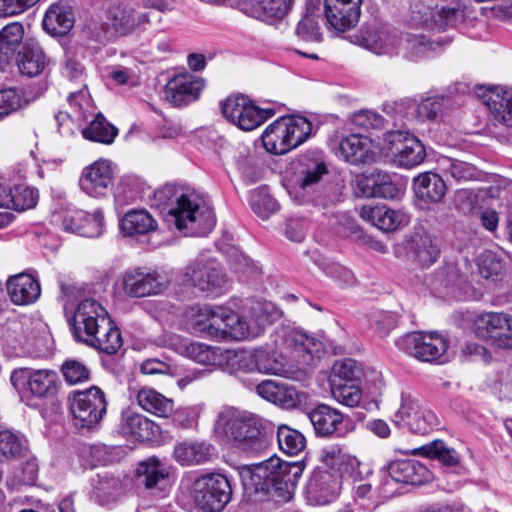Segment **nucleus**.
Listing matches in <instances>:
<instances>
[{"label":"nucleus","mask_w":512,"mask_h":512,"mask_svg":"<svg viewBox=\"0 0 512 512\" xmlns=\"http://www.w3.org/2000/svg\"><path fill=\"white\" fill-rule=\"evenodd\" d=\"M361 3L362 0H324L327 24L339 32L350 30L359 20Z\"/></svg>","instance_id":"obj_24"},{"label":"nucleus","mask_w":512,"mask_h":512,"mask_svg":"<svg viewBox=\"0 0 512 512\" xmlns=\"http://www.w3.org/2000/svg\"><path fill=\"white\" fill-rule=\"evenodd\" d=\"M214 432L244 452H258L265 447L261 420L255 415L233 408H226L218 414Z\"/></svg>","instance_id":"obj_3"},{"label":"nucleus","mask_w":512,"mask_h":512,"mask_svg":"<svg viewBox=\"0 0 512 512\" xmlns=\"http://www.w3.org/2000/svg\"><path fill=\"white\" fill-rule=\"evenodd\" d=\"M396 346L418 360L431 362L446 352L448 344L446 339L437 333L413 332L399 338Z\"/></svg>","instance_id":"obj_16"},{"label":"nucleus","mask_w":512,"mask_h":512,"mask_svg":"<svg viewBox=\"0 0 512 512\" xmlns=\"http://www.w3.org/2000/svg\"><path fill=\"white\" fill-rule=\"evenodd\" d=\"M300 474L301 469L296 463L271 457L242 474L244 497L252 503L266 498L280 503L288 502L292 499Z\"/></svg>","instance_id":"obj_1"},{"label":"nucleus","mask_w":512,"mask_h":512,"mask_svg":"<svg viewBox=\"0 0 512 512\" xmlns=\"http://www.w3.org/2000/svg\"><path fill=\"white\" fill-rule=\"evenodd\" d=\"M432 45L424 36L406 34L404 38H401L400 47L407 50L412 59H418L427 56L432 50Z\"/></svg>","instance_id":"obj_60"},{"label":"nucleus","mask_w":512,"mask_h":512,"mask_svg":"<svg viewBox=\"0 0 512 512\" xmlns=\"http://www.w3.org/2000/svg\"><path fill=\"white\" fill-rule=\"evenodd\" d=\"M360 216L382 231H395L409 223V216L402 210H394L385 205H364Z\"/></svg>","instance_id":"obj_29"},{"label":"nucleus","mask_w":512,"mask_h":512,"mask_svg":"<svg viewBox=\"0 0 512 512\" xmlns=\"http://www.w3.org/2000/svg\"><path fill=\"white\" fill-rule=\"evenodd\" d=\"M137 472L141 482L147 488L155 487L160 480L166 478L168 475L164 465L155 457H151L146 461L141 462Z\"/></svg>","instance_id":"obj_50"},{"label":"nucleus","mask_w":512,"mask_h":512,"mask_svg":"<svg viewBox=\"0 0 512 512\" xmlns=\"http://www.w3.org/2000/svg\"><path fill=\"white\" fill-rule=\"evenodd\" d=\"M11 209L22 212L34 208L38 201V192L36 189L25 186L15 185L11 187Z\"/></svg>","instance_id":"obj_56"},{"label":"nucleus","mask_w":512,"mask_h":512,"mask_svg":"<svg viewBox=\"0 0 512 512\" xmlns=\"http://www.w3.org/2000/svg\"><path fill=\"white\" fill-rule=\"evenodd\" d=\"M108 22H94L89 26L90 35L99 42H106L113 34L126 36L149 22L147 13L138 12L128 2L110 0L106 8Z\"/></svg>","instance_id":"obj_6"},{"label":"nucleus","mask_w":512,"mask_h":512,"mask_svg":"<svg viewBox=\"0 0 512 512\" xmlns=\"http://www.w3.org/2000/svg\"><path fill=\"white\" fill-rule=\"evenodd\" d=\"M277 441L279 448L288 455H297L306 445L303 434L287 425L278 427Z\"/></svg>","instance_id":"obj_49"},{"label":"nucleus","mask_w":512,"mask_h":512,"mask_svg":"<svg viewBox=\"0 0 512 512\" xmlns=\"http://www.w3.org/2000/svg\"><path fill=\"white\" fill-rule=\"evenodd\" d=\"M413 186L416 196L425 203H439L447 192L445 181L433 172L419 174L414 178Z\"/></svg>","instance_id":"obj_34"},{"label":"nucleus","mask_w":512,"mask_h":512,"mask_svg":"<svg viewBox=\"0 0 512 512\" xmlns=\"http://www.w3.org/2000/svg\"><path fill=\"white\" fill-rule=\"evenodd\" d=\"M183 277L185 282L207 292L221 288L226 282L219 264L213 260H197L189 264Z\"/></svg>","instance_id":"obj_22"},{"label":"nucleus","mask_w":512,"mask_h":512,"mask_svg":"<svg viewBox=\"0 0 512 512\" xmlns=\"http://www.w3.org/2000/svg\"><path fill=\"white\" fill-rule=\"evenodd\" d=\"M431 477L429 469L416 460L392 461L387 467V477L378 488L379 494L388 499L396 494V490L392 488L394 483L420 485L428 482Z\"/></svg>","instance_id":"obj_13"},{"label":"nucleus","mask_w":512,"mask_h":512,"mask_svg":"<svg viewBox=\"0 0 512 512\" xmlns=\"http://www.w3.org/2000/svg\"><path fill=\"white\" fill-rule=\"evenodd\" d=\"M113 180V163L107 159H99L82 170L79 186L85 194L100 198L108 193Z\"/></svg>","instance_id":"obj_21"},{"label":"nucleus","mask_w":512,"mask_h":512,"mask_svg":"<svg viewBox=\"0 0 512 512\" xmlns=\"http://www.w3.org/2000/svg\"><path fill=\"white\" fill-rule=\"evenodd\" d=\"M383 150L393 158L394 163L412 168L423 162L426 156L421 141L403 130H390L384 134Z\"/></svg>","instance_id":"obj_10"},{"label":"nucleus","mask_w":512,"mask_h":512,"mask_svg":"<svg viewBox=\"0 0 512 512\" xmlns=\"http://www.w3.org/2000/svg\"><path fill=\"white\" fill-rule=\"evenodd\" d=\"M138 405L145 411L162 418L169 417L174 410V402L153 388L142 387L136 394Z\"/></svg>","instance_id":"obj_38"},{"label":"nucleus","mask_w":512,"mask_h":512,"mask_svg":"<svg viewBox=\"0 0 512 512\" xmlns=\"http://www.w3.org/2000/svg\"><path fill=\"white\" fill-rule=\"evenodd\" d=\"M252 210L262 219H267L278 210L277 201L263 192H255L251 197Z\"/></svg>","instance_id":"obj_64"},{"label":"nucleus","mask_w":512,"mask_h":512,"mask_svg":"<svg viewBox=\"0 0 512 512\" xmlns=\"http://www.w3.org/2000/svg\"><path fill=\"white\" fill-rule=\"evenodd\" d=\"M74 15L69 6L51 5L45 13L43 28L53 36H63L74 26Z\"/></svg>","instance_id":"obj_40"},{"label":"nucleus","mask_w":512,"mask_h":512,"mask_svg":"<svg viewBox=\"0 0 512 512\" xmlns=\"http://www.w3.org/2000/svg\"><path fill=\"white\" fill-rule=\"evenodd\" d=\"M332 397L347 407H356L362 399V391L355 382L333 383L330 385Z\"/></svg>","instance_id":"obj_54"},{"label":"nucleus","mask_w":512,"mask_h":512,"mask_svg":"<svg viewBox=\"0 0 512 512\" xmlns=\"http://www.w3.org/2000/svg\"><path fill=\"white\" fill-rule=\"evenodd\" d=\"M476 332L487 338L497 348L512 350V314L507 312H487L477 317Z\"/></svg>","instance_id":"obj_18"},{"label":"nucleus","mask_w":512,"mask_h":512,"mask_svg":"<svg viewBox=\"0 0 512 512\" xmlns=\"http://www.w3.org/2000/svg\"><path fill=\"white\" fill-rule=\"evenodd\" d=\"M478 273L482 278L492 283L502 281L506 275L505 263L502 255L493 250H485L476 260Z\"/></svg>","instance_id":"obj_44"},{"label":"nucleus","mask_w":512,"mask_h":512,"mask_svg":"<svg viewBox=\"0 0 512 512\" xmlns=\"http://www.w3.org/2000/svg\"><path fill=\"white\" fill-rule=\"evenodd\" d=\"M284 119L292 150L303 144L311 136L312 123L302 116H286Z\"/></svg>","instance_id":"obj_48"},{"label":"nucleus","mask_w":512,"mask_h":512,"mask_svg":"<svg viewBox=\"0 0 512 512\" xmlns=\"http://www.w3.org/2000/svg\"><path fill=\"white\" fill-rule=\"evenodd\" d=\"M22 450V444L17 435L11 431L0 432V462L17 457Z\"/></svg>","instance_id":"obj_63"},{"label":"nucleus","mask_w":512,"mask_h":512,"mask_svg":"<svg viewBox=\"0 0 512 512\" xmlns=\"http://www.w3.org/2000/svg\"><path fill=\"white\" fill-rule=\"evenodd\" d=\"M6 332L3 335L4 341L13 349L14 353L23 348L28 342V333L24 324L18 320H9L6 324Z\"/></svg>","instance_id":"obj_59"},{"label":"nucleus","mask_w":512,"mask_h":512,"mask_svg":"<svg viewBox=\"0 0 512 512\" xmlns=\"http://www.w3.org/2000/svg\"><path fill=\"white\" fill-rule=\"evenodd\" d=\"M279 315L277 307L269 301L247 300L243 307V316L236 314L237 321H230V336L238 340L254 338Z\"/></svg>","instance_id":"obj_9"},{"label":"nucleus","mask_w":512,"mask_h":512,"mask_svg":"<svg viewBox=\"0 0 512 512\" xmlns=\"http://www.w3.org/2000/svg\"><path fill=\"white\" fill-rule=\"evenodd\" d=\"M27 105V99L17 90L12 88L0 90V120Z\"/></svg>","instance_id":"obj_57"},{"label":"nucleus","mask_w":512,"mask_h":512,"mask_svg":"<svg viewBox=\"0 0 512 512\" xmlns=\"http://www.w3.org/2000/svg\"><path fill=\"white\" fill-rule=\"evenodd\" d=\"M179 491L180 498H187L205 512H221L232 498L230 481L220 473L183 479Z\"/></svg>","instance_id":"obj_4"},{"label":"nucleus","mask_w":512,"mask_h":512,"mask_svg":"<svg viewBox=\"0 0 512 512\" xmlns=\"http://www.w3.org/2000/svg\"><path fill=\"white\" fill-rule=\"evenodd\" d=\"M225 360L231 373L255 371V350H228Z\"/></svg>","instance_id":"obj_52"},{"label":"nucleus","mask_w":512,"mask_h":512,"mask_svg":"<svg viewBox=\"0 0 512 512\" xmlns=\"http://www.w3.org/2000/svg\"><path fill=\"white\" fill-rule=\"evenodd\" d=\"M293 0H239L242 12L258 20L272 23L283 19L291 9Z\"/></svg>","instance_id":"obj_28"},{"label":"nucleus","mask_w":512,"mask_h":512,"mask_svg":"<svg viewBox=\"0 0 512 512\" xmlns=\"http://www.w3.org/2000/svg\"><path fill=\"white\" fill-rule=\"evenodd\" d=\"M120 227L125 235L138 236L154 232L158 223L146 209H131L122 217Z\"/></svg>","instance_id":"obj_39"},{"label":"nucleus","mask_w":512,"mask_h":512,"mask_svg":"<svg viewBox=\"0 0 512 512\" xmlns=\"http://www.w3.org/2000/svg\"><path fill=\"white\" fill-rule=\"evenodd\" d=\"M462 15L463 13L457 4L436 5L434 8L423 4H415L408 23L414 28L443 30L454 25Z\"/></svg>","instance_id":"obj_17"},{"label":"nucleus","mask_w":512,"mask_h":512,"mask_svg":"<svg viewBox=\"0 0 512 512\" xmlns=\"http://www.w3.org/2000/svg\"><path fill=\"white\" fill-rule=\"evenodd\" d=\"M319 267L327 276L343 286H352L355 283L354 274L339 263L324 260Z\"/></svg>","instance_id":"obj_62"},{"label":"nucleus","mask_w":512,"mask_h":512,"mask_svg":"<svg viewBox=\"0 0 512 512\" xmlns=\"http://www.w3.org/2000/svg\"><path fill=\"white\" fill-rule=\"evenodd\" d=\"M360 44L377 55L398 53L401 38L387 30L369 31L361 35Z\"/></svg>","instance_id":"obj_37"},{"label":"nucleus","mask_w":512,"mask_h":512,"mask_svg":"<svg viewBox=\"0 0 512 512\" xmlns=\"http://www.w3.org/2000/svg\"><path fill=\"white\" fill-rule=\"evenodd\" d=\"M49 63L50 60L39 42L32 37H27L16 56L19 72L30 78L36 77L44 73Z\"/></svg>","instance_id":"obj_27"},{"label":"nucleus","mask_w":512,"mask_h":512,"mask_svg":"<svg viewBox=\"0 0 512 512\" xmlns=\"http://www.w3.org/2000/svg\"><path fill=\"white\" fill-rule=\"evenodd\" d=\"M493 119L507 127H512V90L495 88L485 98Z\"/></svg>","instance_id":"obj_36"},{"label":"nucleus","mask_w":512,"mask_h":512,"mask_svg":"<svg viewBox=\"0 0 512 512\" xmlns=\"http://www.w3.org/2000/svg\"><path fill=\"white\" fill-rule=\"evenodd\" d=\"M154 424L144 415L131 409L121 414L120 432L122 435L138 441L150 440L154 435Z\"/></svg>","instance_id":"obj_35"},{"label":"nucleus","mask_w":512,"mask_h":512,"mask_svg":"<svg viewBox=\"0 0 512 512\" xmlns=\"http://www.w3.org/2000/svg\"><path fill=\"white\" fill-rule=\"evenodd\" d=\"M214 454L211 443L199 439H184L175 443L172 458L181 466L191 467L209 462Z\"/></svg>","instance_id":"obj_26"},{"label":"nucleus","mask_w":512,"mask_h":512,"mask_svg":"<svg viewBox=\"0 0 512 512\" xmlns=\"http://www.w3.org/2000/svg\"><path fill=\"white\" fill-rule=\"evenodd\" d=\"M7 294L16 305L34 303L41 293L39 282L30 274L20 273L11 276L6 284Z\"/></svg>","instance_id":"obj_32"},{"label":"nucleus","mask_w":512,"mask_h":512,"mask_svg":"<svg viewBox=\"0 0 512 512\" xmlns=\"http://www.w3.org/2000/svg\"><path fill=\"white\" fill-rule=\"evenodd\" d=\"M440 165L442 170L456 181L480 180L482 171L471 163L458 159L444 158Z\"/></svg>","instance_id":"obj_47"},{"label":"nucleus","mask_w":512,"mask_h":512,"mask_svg":"<svg viewBox=\"0 0 512 512\" xmlns=\"http://www.w3.org/2000/svg\"><path fill=\"white\" fill-rule=\"evenodd\" d=\"M205 80L190 73L174 76L165 86V98L174 106H186L196 101L203 88Z\"/></svg>","instance_id":"obj_23"},{"label":"nucleus","mask_w":512,"mask_h":512,"mask_svg":"<svg viewBox=\"0 0 512 512\" xmlns=\"http://www.w3.org/2000/svg\"><path fill=\"white\" fill-rule=\"evenodd\" d=\"M321 15L317 9H308L307 13L299 21L296 34L303 40L318 42L322 38L319 20Z\"/></svg>","instance_id":"obj_53"},{"label":"nucleus","mask_w":512,"mask_h":512,"mask_svg":"<svg viewBox=\"0 0 512 512\" xmlns=\"http://www.w3.org/2000/svg\"><path fill=\"white\" fill-rule=\"evenodd\" d=\"M10 382L24 400L52 399L57 395L60 381L55 371L22 367L14 369Z\"/></svg>","instance_id":"obj_8"},{"label":"nucleus","mask_w":512,"mask_h":512,"mask_svg":"<svg viewBox=\"0 0 512 512\" xmlns=\"http://www.w3.org/2000/svg\"><path fill=\"white\" fill-rule=\"evenodd\" d=\"M359 368L355 360L346 358L337 361L333 368L330 376V385L333 383H349L355 382L358 377Z\"/></svg>","instance_id":"obj_58"},{"label":"nucleus","mask_w":512,"mask_h":512,"mask_svg":"<svg viewBox=\"0 0 512 512\" xmlns=\"http://www.w3.org/2000/svg\"><path fill=\"white\" fill-rule=\"evenodd\" d=\"M400 407L395 413L396 422H403L413 433L426 435L438 427L436 414L408 392H402Z\"/></svg>","instance_id":"obj_14"},{"label":"nucleus","mask_w":512,"mask_h":512,"mask_svg":"<svg viewBox=\"0 0 512 512\" xmlns=\"http://www.w3.org/2000/svg\"><path fill=\"white\" fill-rule=\"evenodd\" d=\"M410 253L418 265L429 267L440 255L438 241L429 234H415L411 240Z\"/></svg>","instance_id":"obj_42"},{"label":"nucleus","mask_w":512,"mask_h":512,"mask_svg":"<svg viewBox=\"0 0 512 512\" xmlns=\"http://www.w3.org/2000/svg\"><path fill=\"white\" fill-rule=\"evenodd\" d=\"M255 362V371L259 373L279 376H287L289 373L284 358L278 359L261 349L255 350Z\"/></svg>","instance_id":"obj_51"},{"label":"nucleus","mask_w":512,"mask_h":512,"mask_svg":"<svg viewBox=\"0 0 512 512\" xmlns=\"http://www.w3.org/2000/svg\"><path fill=\"white\" fill-rule=\"evenodd\" d=\"M26 38L22 23L12 22L4 26L0 31V63L9 64Z\"/></svg>","instance_id":"obj_41"},{"label":"nucleus","mask_w":512,"mask_h":512,"mask_svg":"<svg viewBox=\"0 0 512 512\" xmlns=\"http://www.w3.org/2000/svg\"><path fill=\"white\" fill-rule=\"evenodd\" d=\"M309 420L317 436L329 437L338 433L344 417L337 409L320 404L308 414Z\"/></svg>","instance_id":"obj_33"},{"label":"nucleus","mask_w":512,"mask_h":512,"mask_svg":"<svg viewBox=\"0 0 512 512\" xmlns=\"http://www.w3.org/2000/svg\"><path fill=\"white\" fill-rule=\"evenodd\" d=\"M107 401L104 392L97 386L83 391H77L71 402V412L76 425L81 428H91L104 417Z\"/></svg>","instance_id":"obj_12"},{"label":"nucleus","mask_w":512,"mask_h":512,"mask_svg":"<svg viewBox=\"0 0 512 512\" xmlns=\"http://www.w3.org/2000/svg\"><path fill=\"white\" fill-rule=\"evenodd\" d=\"M288 134L284 117L278 118L268 125L262 133L261 138L264 148L269 153L279 155L291 151Z\"/></svg>","instance_id":"obj_43"},{"label":"nucleus","mask_w":512,"mask_h":512,"mask_svg":"<svg viewBox=\"0 0 512 512\" xmlns=\"http://www.w3.org/2000/svg\"><path fill=\"white\" fill-rule=\"evenodd\" d=\"M375 177V197L395 199L400 195L401 189L393 181L391 175H389L387 172L375 170Z\"/></svg>","instance_id":"obj_61"},{"label":"nucleus","mask_w":512,"mask_h":512,"mask_svg":"<svg viewBox=\"0 0 512 512\" xmlns=\"http://www.w3.org/2000/svg\"><path fill=\"white\" fill-rule=\"evenodd\" d=\"M167 286L166 277L157 271L136 268L125 272L122 277L124 293L133 298L161 294Z\"/></svg>","instance_id":"obj_19"},{"label":"nucleus","mask_w":512,"mask_h":512,"mask_svg":"<svg viewBox=\"0 0 512 512\" xmlns=\"http://www.w3.org/2000/svg\"><path fill=\"white\" fill-rule=\"evenodd\" d=\"M72 329L78 341L106 354H114L122 346L119 329L106 309L94 299L80 302L72 319Z\"/></svg>","instance_id":"obj_2"},{"label":"nucleus","mask_w":512,"mask_h":512,"mask_svg":"<svg viewBox=\"0 0 512 512\" xmlns=\"http://www.w3.org/2000/svg\"><path fill=\"white\" fill-rule=\"evenodd\" d=\"M276 345L283 349L296 353L309 364L314 358H320L324 353L321 341L310 337L294 328L283 327L276 332Z\"/></svg>","instance_id":"obj_20"},{"label":"nucleus","mask_w":512,"mask_h":512,"mask_svg":"<svg viewBox=\"0 0 512 512\" xmlns=\"http://www.w3.org/2000/svg\"><path fill=\"white\" fill-rule=\"evenodd\" d=\"M63 226L66 231L84 237H98L103 233L105 226L104 214L100 208L91 212L85 210L69 211L63 218Z\"/></svg>","instance_id":"obj_25"},{"label":"nucleus","mask_w":512,"mask_h":512,"mask_svg":"<svg viewBox=\"0 0 512 512\" xmlns=\"http://www.w3.org/2000/svg\"><path fill=\"white\" fill-rule=\"evenodd\" d=\"M422 453L429 458H436L446 466H457L460 457L457 451L448 447L443 441L435 440L421 447Z\"/></svg>","instance_id":"obj_55"},{"label":"nucleus","mask_w":512,"mask_h":512,"mask_svg":"<svg viewBox=\"0 0 512 512\" xmlns=\"http://www.w3.org/2000/svg\"><path fill=\"white\" fill-rule=\"evenodd\" d=\"M165 220L186 235L198 236L209 233L215 226L213 210L195 194H180L169 208Z\"/></svg>","instance_id":"obj_5"},{"label":"nucleus","mask_w":512,"mask_h":512,"mask_svg":"<svg viewBox=\"0 0 512 512\" xmlns=\"http://www.w3.org/2000/svg\"><path fill=\"white\" fill-rule=\"evenodd\" d=\"M180 353L200 364L216 365L220 363L219 349L188 339L181 342Z\"/></svg>","instance_id":"obj_45"},{"label":"nucleus","mask_w":512,"mask_h":512,"mask_svg":"<svg viewBox=\"0 0 512 512\" xmlns=\"http://www.w3.org/2000/svg\"><path fill=\"white\" fill-rule=\"evenodd\" d=\"M118 134V130L110 124L102 114H98L90 125L82 130L85 139L111 144Z\"/></svg>","instance_id":"obj_46"},{"label":"nucleus","mask_w":512,"mask_h":512,"mask_svg":"<svg viewBox=\"0 0 512 512\" xmlns=\"http://www.w3.org/2000/svg\"><path fill=\"white\" fill-rule=\"evenodd\" d=\"M373 141L362 134H350L339 143V153L351 164L368 163L374 159Z\"/></svg>","instance_id":"obj_31"},{"label":"nucleus","mask_w":512,"mask_h":512,"mask_svg":"<svg viewBox=\"0 0 512 512\" xmlns=\"http://www.w3.org/2000/svg\"><path fill=\"white\" fill-rule=\"evenodd\" d=\"M340 489V477L327 471L315 473L307 485L308 496L317 505H325L335 500Z\"/></svg>","instance_id":"obj_30"},{"label":"nucleus","mask_w":512,"mask_h":512,"mask_svg":"<svg viewBox=\"0 0 512 512\" xmlns=\"http://www.w3.org/2000/svg\"><path fill=\"white\" fill-rule=\"evenodd\" d=\"M192 327L211 336L229 335L230 321H237L236 313L225 307L195 306L188 312Z\"/></svg>","instance_id":"obj_15"},{"label":"nucleus","mask_w":512,"mask_h":512,"mask_svg":"<svg viewBox=\"0 0 512 512\" xmlns=\"http://www.w3.org/2000/svg\"><path fill=\"white\" fill-rule=\"evenodd\" d=\"M221 111L227 121L243 131H252L263 124L270 114L260 109L243 94H234L221 102Z\"/></svg>","instance_id":"obj_11"},{"label":"nucleus","mask_w":512,"mask_h":512,"mask_svg":"<svg viewBox=\"0 0 512 512\" xmlns=\"http://www.w3.org/2000/svg\"><path fill=\"white\" fill-rule=\"evenodd\" d=\"M64 75L74 85L69 92L68 102L71 107L78 111L79 115L76 119H73L68 113L60 111L55 115V120L58 125V132L62 136H71L75 132V122L86 119V113L91 108V100L81 63L68 59L64 67Z\"/></svg>","instance_id":"obj_7"}]
</instances>
